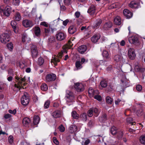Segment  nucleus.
Instances as JSON below:
<instances>
[{
	"label": "nucleus",
	"mask_w": 145,
	"mask_h": 145,
	"mask_svg": "<svg viewBox=\"0 0 145 145\" xmlns=\"http://www.w3.org/2000/svg\"><path fill=\"white\" fill-rule=\"evenodd\" d=\"M15 78L16 79V82L18 83L17 84H15L14 85V87L18 89L19 90L21 88L22 86V82H24V84L25 83H26L28 80H29V77H28L26 78L25 76L24 77H19L18 76L16 75L15 76Z\"/></svg>",
	"instance_id": "nucleus-1"
},
{
	"label": "nucleus",
	"mask_w": 145,
	"mask_h": 145,
	"mask_svg": "<svg viewBox=\"0 0 145 145\" xmlns=\"http://www.w3.org/2000/svg\"><path fill=\"white\" fill-rule=\"evenodd\" d=\"M67 53L66 50L64 49L62 50L61 52L59 53L57 56L54 55L51 60V63H53L54 65L56 66L57 65V63L60 61L59 59L61 58L63 55V54Z\"/></svg>",
	"instance_id": "nucleus-2"
},
{
	"label": "nucleus",
	"mask_w": 145,
	"mask_h": 145,
	"mask_svg": "<svg viewBox=\"0 0 145 145\" xmlns=\"http://www.w3.org/2000/svg\"><path fill=\"white\" fill-rule=\"evenodd\" d=\"M65 98L67 103L72 102L73 101L74 98L73 93L70 90H66Z\"/></svg>",
	"instance_id": "nucleus-3"
},
{
	"label": "nucleus",
	"mask_w": 145,
	"mask_h": 145,
	"mask_svg": "<svg viewBox=\"0 0 145 145\" xmlns=\"http://www.w3.org/2000/svg\"><path fill=\"white\" fill-rule=\"evenodd\" d=\"M1 12L6 16L8 17L11 12V8L9 6H7L5 8L3 6L1 7Z\"/></svg>",
	"instance_id": "nucleus-4"
},
{
	"label": "nucleus",
	"mask_w": 145,
	"mask_h": 145,
	"mask_svg": "<svg viewBox=\"0 0 145 145\" xmlns=\"http://www.w3.org/2000/svg\"><path fill=\"white\" fill-rule=\"evenodd\" d=\"M66 35L64 33L58 31L56 35V37L57 41H61L64 40L66 37Z\"/></svg>",
	"instance_id": "nucleus-5"
},
{
	"label": "nucleus",
	"mask_w": 145,
	"mask_h": 145,
	"mask_svg": "<svg viewBox=\"0 0 145 145\" xmlns=\"http://www.w3.org/2000/svg\"><path fill=\"white\" fill-rule=\"evenodd\" d=\"M0 40L1 42L5 44L8 42L10 40V36L7 33L2 34L0 37Z\"/></svg>",
	"instance_id": "nucleus-6"
},
{
	"label": "nucleus",
	"mask_w": 145,
	"mask_h": 145,
	"mask_svg": "<svg viewBox=\"0 0 145 145\" xmlns=\"http://www.w3.org/2000/svg\"><path fill=\"white\" fill-rule=\"evenodd\" d=\"M100 111L96 108H91L88 112V115L89 117H92L93 113L95 114V116L97 117L100 113Z\"/></svg>",
	"instance_id": "nucleus-7"
},
{
	"label": "nucleus",
	"mask_w": 145,
	"mask_h": 145,
	"mask_svg": "<svg viewBox=\"0 0 145 145\" xmlns=\"http://www.w3.org/2000/svg\"><path fill=\"white\" fill-rule=\"evenodd\" d=\"M74 88L78 92L83 91L84 89L83 84L81 83L76 82L74 83Z\"/></svg>",
	"instance_id": "nucleus-8"
},
{
	"label": "nucleus",
	"mask_w": 145,
	"mask_h": 145,
	"mask_svg": "<svg viewBox=\"0 0 145 145\" xmlns=\"http://www.w3.org/2000/svg\"><path fill=\"white\" fill-rule=\"evenodd\" d=\"M30 47L32 56L33 58H35L38 55V52L37 50V47L33 44H31Z\"/></svg>",
	"instance_id": "nucleus-9"
},
{
	"label": "nucleus",
	"mask_w": 145,
	"mask_h": 145,
	"mask_svg": "<svg viewBox=\"0 0 145 145\" xmlns=\"http://www.w3.org/2000/svg\"><path fill=\"white\" fill-rule=\"evenodd\" d=\"M29 99L28 96L24 94L21 98V103L24 106H25L29 104Z\"/></svg>",
	"instance_id": "nucleus-10"
},
{
	"label": "nucleus",
	"mask_w": 145,
	"mask_h": 145,
	"mask_svg": "<svg viewBox=\"0 0 145 145\" xmlns=\"http://www.w3.org/2000/svg\"><path fill=\"white\" fill-rule=\"evenodd\" d=\"M114 59L116 62L119 63L121 65L125 62V59L120 55H116L114 57Z\"/></svg>",
	"instance_id": "nucleus-11"
},
{
	"label": "nucleus",
	"mask_w": 145,
	"mask_h": 145,
	"mask_svg": "<svg viewBox=\"0 0 145 145\" xmlns=\"http://www.w3.org/2000/svg\"><path fill=\"white\" fill-rule=\"evenodd\" d=\"M56 79V76L54 74H48L46 76V79L47 82L54 81Z\"/></svg>",
	"instance_id": "nucleus-12"
},
{
	"label": "nucleus",
	"mask_w": 145,
	"mask_h": 145,
	"mask_svg": "<svg viewBox=\"0 0 145 145\" xmlns=\"http://www.w3.org/2000/svg\"><path fill=\"white\" fill-rule=\"evenodd\" d=\"M135 50L133 48H130L128 50V56L131 59H134L135 57Z\"/></svg>",
	"instance_id": "nucleus-13"
},
{
	"label": "nucleus",
	"mask_w": 145,
	"mask_h": 145,
	"mask_svg": "<svg viewBox=\"0 0 145 145\" xmlns=\"http://www.w3.org/2000/svg\"><path fill=\"white\" fill-rule=\"evenodd\" d=\"M22 24L23 25L26 27H31L34 25L31 21L28 20H24Z\"/></svg>",
	"instance_id": "nucleus-14"
},
{
	"label": "nucleus",
	"mask_w": 145,
	"mask_h": 145,
	"mask_svg": "<svg viewBox=\"0 0 145 145\" xmlns=\"http://www.w3.org/2000/svg\"><path fill=\"white\" fill-rule=\"evenodd\" d=\"M52 115L54 118H57L61 117L62 115V112L61 110H56L54 112Z\"/></svg>",
	"instance_id": "nucleus-15"
},
{
	"label": "nucleus",
	"mask_w": 145,
	"mask_h": 145,
	"mask_svg": "<svg viewBox=\"0 0 145 145\" xmlns=\"http://www.w3.org/2000/svg\"><path fill=\"white\" fill-rule=\"evenodd\" d=\"M129 6L132 8H138L140 7L139 3L135 1H131Z\"/></svg>",
	"instance_id": "nucleus-16"
},
{
	"label": "nucleus",
	"mask_w": 145,
	"mask_h": 145,
	"mask_svg": "<svg viewBox=\"0 0 145 145\" xmlns=\"http://www.w3.org/2000/svg\"><path fill=\"white\" fill-rule=\"evenodd\" d=\"M123 12L124 15L127 18L129 19L131 18L133 16L132 12L127 9H124L123 10Z\"/></svg>",
	"instance_id": "nucleus-17"
},
{
	"label": "nucleus",
	"mask_w": 145,
	"mask_h": 145,
	"mask_svg": "<svg viewBox=\"0 0 145 145\" xmlns=\"http://www.w3.org/2000/svg\"><path fill=\"white\" fill-rule=\"evenodd\" d=\"M129 41L131 44H135L138 42V39L137 36H133L129 38Z\"/></svg>",
	"instance_id": "nucleus-18"
},
{
	"label": "nucleus",
	"mask_w": 145,
	"mask_h": 145,
	"mask_svg": "<svg viewBox=\"0 0 145 145\" xmlns=\"http://www.w3.org/2000/svg\"><path fill=\"white\" fill-rule=\"evenodd\" d=\"M96 8L93 5H91L88 9V12L91 15L94 14L95 13Z\"/></svg>",
	"instance_id": "nucleus-19"
},
{
	"label": "nucleus",
	"mask_w": 145,
	"mask_h": 145,
	"mask_svg": "<svg viewBox=\"0 0 145 145\" xmlns=\"http://www.w3.org/2000/svg\"><path fill=\"white\" fill-rule=\"evenodd\" d=\"M112 26V23L108 21L106 22L103 26V29L106 30H108Z\"/></svg>",
	"instance_id": "nucleus-20"
},
{
	"label": "nucleus",
	"mask_w": 145,
	"mask_h": 145,
	"mask_svg": "<svg viewBox=\"0 0 145 145\" xmlns=\"http://www.w3.org/2000/svg\"><path fill=\"white\" fill-rule=\"evenodd\" d=\"M87 47L84 45H82L78 48V51L81 54H83L87 50Z\"/></svg>",
	"instance_id": "nucleus-21"
},
{
	"label": "nucleus",
	"mask_w": 145,
	"mask_h": 145,
	"mask_svg": "<svg viewBox=\"0 0 145 145\" xmlns=\"http://www.w3.org/2000/svg\"><path fill=\"white\" fill-rule=\"evenodd\" d=\"M101 37V35L99 34H96L92 36L91 38V41L94 43L97 42Z\"/></svg>",
	"instance_id": "nucleus-22"
},
{
	"label": "nucleus",
	"mask_w": 145,
	"mask_h": 145,
	"mask_svg": "<svg viewBox=\"0 0 145 145\" xmlns=\"http://www.w3.org/2000/svg\"><path fill=\"white\" fill-rule=\"evenodd\" d=\"M11 25L13 29L14 32L15 33H17L18 32V29L16 26V22L14 21H12L11 22Z\"/></svg>",
	"instance_id": "nucleus-23"
},
{
	"label": "nucleus",
	"mask_w": 145,
	"mask_h": 145,
	"mask_svg": "<svg viewBox=\"0 0 145 145\" xmlns=\"http://www.w3.org/2000/svg\"><path fill=\"white\" fill-rule=\"evenodd\" d=\"M77 30L76 27L74 26H71L68 29L69 33L71 34L74 33Z\"/></svg>",
	"instance_id": "nucleus-24"
},
{
	"label": "nucleus",
	"mask_w": 145,
	"mask_h": 145,
	"mask_svg": "<svg viewBox=\"0 0 145 145\" xmlns=\"http://www.w3.org/2000/svg\"><path fill=\"white\" fill-rule=\"evenodd\" d=\"M34 29L35 35L37 37L39 36L40 34V27H35L34 28Z\"/></svg>",
	"instance_id": "nucleus-25"
},
{
	"label": "nucleus",
	"mask_w": 145,
	"mask_h": 145,
	"mask_svg": "<svg viewBox=\"0 0 145 145\" xmlns=\"http://www.w3.org/2000/svg\"><path fill=\"white\" fill-rule=\"evenodd\" d=\"M40 121V118L39 116H35L33 118V124L34 125H36L38 124Z\"/></svg>",
	"instance_id": "nucleus-26"
},
{
	"label": "nucleus",
	"mask_w": 145,
	"mask_h": 145,
	"mask_svg": "<svg viewBox=\"0 0 145 145\" xmlns=\"http://www.w3.org/2000/svg\"><path fill=\"white\" fill-rule=\"evenodd\" d=\"M114 24L117 25H120L121 24V18L120 17L117 16L114 19Z\"/></svg>",
	"instance_id": "nucleus-27"
},
{
	"label": "nucleus",
	"mask_w": 145,
	"mask_h": 145,
	"mask_svg": "<svg viewBox=\"0 0 145 145\" xmlns=\"http://www.w3.org/2000/svg\"><path fill=\"white\" fill-rule=\"evenodd\" d=\"M22 122L24 126H27L30 123L31 120L29 118L26 117L23 119Z\"/></svg>",
	"instance_id": "nucleus-28"
},
{
	"label": "nucleus",
	"mask_w": 145,
	"mask_h": 145,
	"mask_svg": "<svg viewBox=\"0 0 145 145\" xmlns=\"http://www.w3.org/2000/svg\"><path fill=\"white\" fill-rule=\"evenodd\" d=\"M102 22V20L101 19H98L95 22L94 27L97 28L98 27Z\"/></svg>",
	"instance_id": "nucleus-29"
},
{
	"label": "nucleus",
	"mask_w": 145,
	"mask_h": 145,
	"mask_svg": "<svg viewBox=\"0 0 145 145\" xmlns=\"http://www.w3.org/2000/svg\"><path fill=\"white\" fill-rule=\"evenodd\" d=\"M87 116L86 113L82 114L80 116V118L84 122L86 121L87 120Z\"/></svg>",
	"instance_id": "nucleus-30"
},
{
	"label": "nucleus",
	"mask_w": 145,
	"mask_h": 145,
	"mask_svg": "<svg viewBox=\"0 0 145 145\" xmlns=\"http://www.w3.org/2000/svg\"><path fill=\"white\" fill-rule=\"evenodd\" d=\"M21 16L20 13L17 12L14 16V18L16 21H19L21 20Z\"/></svg>",
	"instance_id": "nucleus-31"
},
{
	"label": "nucleus",
	"mask_w": 145,
	"mask_h": 145,
	"mask_svg": "<svg viewBox=\"0 0 145 145\" xmlns=\"http://www.w3.org/2000/svg\"><path fill=\"white\" fill-rule=\"evenodd\" d=\"M124 101L121 100L119 99H117L115 101V104L116 105H123L124 104Z\"/></svg>",
	"instance_id": "nucleus-32"
},
{
	"label": "nucleus",
	"mask_w": 145,
	"mask_h": 145,
	"mask_svg": "<svg viewBox=\"0 0 145 145\" xmlns=\"http://www.w3.org/2000/svg\"><path fill=\"white\" fill-rule=\"evenodd\" d=\"M75 66L76 69L75 70L80 69L82 67V64L81 63L80 61H77L75 63Z\"/></svg>",
	"instance_id": "nucleus-33"
},
{
	"label": "nucleus",
	"mask_w": 145,
	"mask_h": 145,
	"mask_svg": "<svg viewBox=\"0 0 145 145\" xmlns=\"http://www.w3.org/2000/svg\"><path fill=\"white\" fill-rule=\"evenodd\" d=\"M54 32V29L51 28L45 29V32L46 35H48L50 33H53Z\"/></svg>",
	"instance_id": "nucleus-34"
},
{
	"label": "nucleus",
	"mask_w": 145,
	"mask_h": 145,
	"mask_svg": "<svg viewBox=\"0 0 145 145\" xmlns=\"http://www.w3.org/2000/svg\"><path fill=\"white\" fill-rule=\"evenodd\" d=\"M100 85L102 88H105L107 86V83L106 81L104 80H102L100 82Z\"/></svg>",
	"instance_id": "nucleus-35"
},
{
	"label": "nucleus",
	"mask_w": 145,
	"mask_h": 145,
	"mask_svg": "<svg viewBox=\"0 0 145 145\" xmlns=\"http://www.w3.org/2000/svg\"><path fill=\"white\" fill-rule=\"evenodd\" d=\"M140 143L144 145H145V135H142L139 138Z\"/></svg>",
	"instance_id": "nucleus-36"
},
{
	"label": "nucleus",
	"mask_w": 145,
	"mask_h": 145,
	"mask_svg": "<svg viewBox=\"0 0 145 145\" xmlns=\"http://www.w3.org/2000/svg\"><path fill=\"white\" fill-rule=\"evenodd\" d=\"M72 116V117L76 119H78L79 117V115L77 113L76 111H74L71 113Z\"/></svg>",
	"instance_id": "nucleus-37"
},
{
	"label": "nucleus",
	"mask_w": 145,
	"mask_h": 145,
	"mask_svg": "<svg viewBox=\"0 0 145 145\" xmlns=\"http://www.w3.org/2000/svg\"><path fill=\"white\" fill-rule=\"evenodd\" d=\"M102 55L103 57L105 58L108 59L109 57V53L106 50H104L102 53Z\"/></svg>",
	"instance_id": "nucleus-38"
},
{
	"label": "nucleus",
	"mask_w": 145,
	"mask_h": 145,
	"mask_svg": "<svg viewBox=\"0 0 145 145\" xmlns=\"http://www.w3.org/2000/svg\"><path fill=\"white\" fill-rule=\"evenodd\" d=\"M133 119L130 117L126 119V122L128 124H130L129 126L134 125L133 123L132 122Z\"/></svg>",
	"instance_id": "nucleus-39"
},
{
	"label": "nucleus",
	"mask_w": 145,
	"mask_h": 145,
	"mask_svg": "<svg viewBox=\"0 0 145 145\" xmlns=\"http://www.w3.org/2000/svg\"><path fill=\"white\" fill-rule=\"evenodd\" d=\"M78 127H69V132L71 133H74L78 131Z\"/></svg>",
	"instance_id": "nucleus-40"
},
{
	"label": "nucleus",
	"mask_w": 145,
	"mask_h": 145,
	"mask_svg": "<svg viewBox=\"0 0 145 145\" xmlns=\"http://www.w3.org/2000/svg\"><path fill=\"white\" fill-rule=\"evenodd\" d=\"M106 114H104L102 117L100 118L99 120L101 123H104L106 120Z\"/></svg>",
	"instance_id": "nucleus-41"
},
{
	"label": "nucleus",
	"mask_w": 145,
	"mask_h": 145,
	"mask_svg": "<svg viewBox=\"0 0 145 145\" xmlns=\"http://www.w3.org/2000/svg\"><path fill=\"white\" fill-rule=\"evenodd\" d=\"M96 91H94L93 89H89L88 91V92L89 95L91 96H94L95 95Z\"/></svg>",
	"instance_id": "nucleus-42"
},
{
	"label": "nucleus",
	"mask_w": 145,
	"mask_h": 145,
	"mask_svg": "<svg viewBox=\"0 0 145 145\" xmlns=\"http://www.w3.org/2000/svg\"><path fill=\"white\" fill-rule=\"evenodd\" d=\"M110 132L112 135H115L117 132V127H111Z\"/></svg>",
	"instance_id": "nucleus-43"
},
{
	"label": "nucleus",
	"mask_w": 145,
	"mask_h": 145,
	"mask_svg": "<svg viewBox=\"0 0 145 145\" xmlns=\"http://www.w3.org/2000/svg\"><path fill=\"white\" fill-rule=\"evenodd\" d=\"M48 88V86L45 84H43L41 86V89L42 90L46 91L47 90Z\"/></svg>",
	"instance_id": "nucleus-44"
},
{
	"label": "nucleus",
	"mask_w": 145,
	"mask_h": 145,
	"mask_svg": "<svg viewBox=\"0 0 145 145\" xmlns=\"http://www.w3.org/2000/svg\"><path fill=\"white\" fill-rule=\"evenodd\" d=\"M106 100L107 103L108 104H111L113 101L112 98L108 96L106 97Z\"/></svg>",
	"instance_id": "nucleus-45"
},
{
	"label": "nucleus",
	"mask_w": 145,
	"mask_h": 145,
	"mask_svg": "<svg viewBox=\"0 0 145 145\" xmlns=\"http://www.w3.org/2000/svg\"><path fill=\"white\" fill-rule=\"evenodd\" d=\"M137 62L135 63L134 64V69L136 71H140V69L138 65Z\"/></svg>",
	"instance_id": "nucleus-46"
},
{
	"label": "nucleus",
	"mask_w": 145,
	"mask_h": 145,
	"mask_svg": "<svg viewBox=\"0 0 145 145\" xmlns=\"http://www.w3.org/2000/svg\"><path fill=\"white\" fill-rule=\"evenodd\" d=\"M44 62V60L43 58L40 57L38 59V63L39 65H41L43 64Z\"/></svg>",
	"instance_id": "nucleus-47"
},
{
	"label": "nucleus",
	"mask_w": 145,
	"mask_h": 145,
	"mask_svg": "<svg viewBox=\"0 0 145 145\" xmlns=\"http://www.w3.org/2000/svg\"><path fill=\"white\" fill-rule=\"evenodd\" d=\"M50 101L49 100L47 101L45 103L44 106V108L45 109L48 108L50 105Z\"/></svg>",
	"instance_id": "nucleus-48"
},
{
	"label": "nucleus",
	"mask_w": 145,
	"mask_h": 145,
	"mask_svg": "<svg viewBox=\"0 0 145 145\" xmlns=\"http://www.w3.org/2000/svg\"><path fill=\"white\" fill-rule=\"evenodd\" d=\"M48 40L50 43H54L55 41V37L53 36H50L48 39Z\"/></svg>",
	"instance_id": "nucleus-49"
},
{
	"label": "nucleus",
	"mask_w": 145,
	"mask_h": 145,
	"mask_svg": "<svg viewBox=\"0 0 145 145\" xmlns=\"http://www.w3.org/2000/svg\"><path fill=\"white\" fill-rule=\"evenodd\" d=\"M13 137L12 136L10 135L8 138V142L10 144H12L13 142Z\"/></svg>",
	"instance_id": "nucleus-50"
},
{
	"label": "nucleus",
	"mask_w": 145,
	"mask_h": 145,
	"mask_svg": "<svg viewBox=\"0 0 145 145\" xmlns=\"http://www.w3.org/2000/svg\"><path fill=\"white\" fill-rule=\"evenodd\" d=\"M27 36L26 33H24L22 35V41L24 42H25L27 39Z\"/></svg>",
	"instance_id": "nucleus-51"
},
{
	"label": "nucleus",
	"mask_w": 145,
	"mask_h": 145,
	"mask_svg": "<svg viewBox=\"0 0 145 145\" xmlns=\"http://www.w3.org/2000/svg\"><path fill=\"white\" fill-rule=\"evenodd\" d=\"M94 98L95 99H97V100L101 101L102 100L101 97V96L99 95H94Z\"/></svg>",
	"instance_id": "nucleus-52"
},
{
	"label": "nucleus",
	"mask_w": 145,
	"mask_h": 145,
	"mask_svg": "<svg viewBox=\"0 0 145 145\" xmlns=\"http://www.w3.org/2000/svg\"><path fill=\"white\" fill-rule=\"evenodd\" d=\"M7 46L10 50H11L13 49V44L11 43H8L7 44Z\"/></svg>",
	"instance_id": "nucleus-53"
},
{
	"label": "nucleus",
	"mask_w": 145,
	"mask_h": 145,
	"mask_svg": "<svg viewBox=\"0 0 145 145\" xmlns=\"http://www.w3.org/2000/svg\"><path fill=\"white\" fill-rule=\"evenodd\" d=\"M40 24L41 25L43 26L46 27H48V24L45 22H42L40 23Z\"/></svg>",
	"instance_id": "nucleus-54"
},
{
	"label": "nucleus",
	"mask_w": 145,
	"mask_h": 145,
	"mask_svg": "<svg viewBox=\"0 0 145 145\" xmlns=\"http://www.w3.org/2000/svg\"><path fill=\"white\" fill-rule=\"evenodd\" d=\"M72 0H64V3L65 5H70Z\"/></svg>",
	"instance_id": "nucleus-55"
},
{
	"label": "nucleus",
	"mask_w": 145,
	"mask_h": 145,
	"mask_svg": "<svg viewBox=\"0 0 145 145\" xmlns=\"http://www.w3.org/2000/svg\"><path fill=\"white\" fill-rule=\"evenodd\" d=\"M20 2L19 0H13V4L15 5H19Z\"/></svg>",
	"instance_id": "nucleus-56"
},
{
	"label": "nucleus",
	"mask_w": 145,
	"mask_h": 145,
	"mask_svg": "<svg viewBox=\"0 0 145 145\" xmlns=\"http://www.w3.org/2000/svg\"><path fill=\"white\" fill-rule=\"evenodd\" d=\"M136 88L137 90L139 91H141L142 89V86L140 85H138L136 86Z\"/></svg>",
	"instance_id": "nucleus-57"
},
{
	"label": "nucleus",
	"mask_w": 145,
	"mask_h": 145,
	"mask_svg": "<svg viewBox=\"0 0 145 145\" xmlns=\"http://www.w3.org/2000/svg\"><path fill=\"white\" fill-rule=\"evenodd\" d=\"M53 142L56 144L58 145L59 144V142L57 140L56 137H54L53 138Z\"/></svg>",
	"instance_id": "nucleus-58"
},
{
	"label": "nucleus",
	"mask_w": 145,
	"mask_h": 145,
	"mask_svg": "<svg viewBox=\"0 0 145 145\" xmlns=\"http://www.w3.org/2000/svg\"><path fill=\"white\" fill-rule=\"evenodd\" d=\"M25 64L24 61H23L21 62H20L19 63V66L21 68H23L25 66Z\"/></svg>",
	"instance_id": "nucleus-59"
},
{
	"label": "nucleus",
	"mask_w": 145,
	"mask_h": 145,
	"mask_svg": "<svg viewBox=\"0 0 145 145\" xmlns=\"http://www.w3.org/2000/svg\"><path fill=\"white\" fill-rule=\"evenodd\" d=\"M88 61V59L86 60L84 57H82L81 58V62H80L82 64L84 63L85 62H87Z\"/></svg>",
	"instance_id": "nucleus-60"
},
{
	"label": "nucleus",
	"mask_w": 145,
	"mask_h": 145,
	"mask_svg": "<svg viewBox=\"0 0 145 145\" xmlns=\"http://www.w3.org/2000/svg\"><path fill=\"white\" fill-rule=\"evenodd\" d=\"M8 112L9 113L13 114H16V109H14L13 110H8Z\"/></svg>",
	"instance_id": "nucleus-61"
},
{
	"label": "nucleus",
	"mask_w": 145,
	"mask_h": 145,
	"mask_svg": "<svg viewBox=\"0 0 145 145\" xmlns=\"http://www.w3.org/2000/svg\"><path fill=\"white\" fill-rule=\"evenodd\" d=\"M11 115L9 114H7L4 116V118L5 119H8L11 118Z\"/></svg>",
	"instance_id": "nucleus-62"
},
{
	"label": "nucleus",
	"mask_w": 145,
	"mask_h": 145,
	"mask_svg": "<svg viewBox=\"0 0 145 145\" xmlns=\"http://www.w3.org/2000/svg\"><path fill=\"white\" fill-rule=\"evenodd\" d=\"M143 113L142 112V110H140L138 111L137 112V114L138 116H140L142 115L143 114Z\"/></svg>",
	"instance_id": "nucleus-63"
},
{
	"label": "nucleus",
	"mask_w": 145,
	"mask_h": 145,
	"mask_svg": "<svg viewBox=\"0 0 145 145\" xmlns=\"http://www.w3.org/2000/svg\"><path fill=\"white\" fill-rule=\"evenodd\" d=\"M74 15L76 18H78L80 15V13L79 12H76L75 13Z\"/></svg>",
	"instance_id": "nucleus-64"
}]
</instances>
